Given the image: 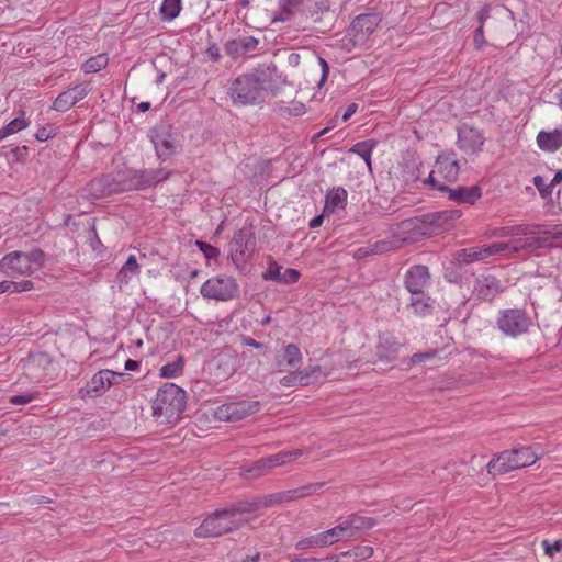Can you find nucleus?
Masks as SVG:
<instances>
[{
	"mask_svg": "<svg viewBox=\"0 0 562 562\" xmlns=\"http://www.w3.org/2000/svg\"><path fill=\"white\" fill-rule=\"evenodd\" d=\"M325 547H328V541H326L324 532L308 536L306 538L299 540L295 543V549L300 550V551L312 549V548H325Z\"/></svg>",
	"mask_w": 562,
	"mask_h": 562,
	"instance_id": "32",
	"label": "nucleus"
},
{
	"mask_svg": "<svg viewBox=\"0 0 562 562\" xmlns=\"http://www.w3.org/2000/svg\"><path fill=\"white\" fill-rule=\"evenodd\" d=\"M460 171L459 161L456 154L452 151H445L438 155L435 166L428 176L439 173L442 176H457Z\"/></svg>",
	"mask_w": 562,
	"mask_h": 562,
	"instance_id": "22",
	"label": "nucleus"
},
{
	"mask_svg": "<svg viewBox=\"0 0 562 562\" xmlns=\"http://www.w3.org/2000/svg\"><path fill=\"white\" fill-rule=\"evenodd\" d=\"M358 109V105L356 103H351L348 105L347 110L345 111V113L342 114V121H348L351 115H353L356 113Z\"/></svg>",
	"mask_w": 562,
	"mask_h": 562,
	"instance_id": "56",
	"label": "nucleus"
},
{
	"mask_svg": "<svg viewBox=\"0 0 562 562\" xmlns=\"http://www.w3.org/2000/svg\"><path fill=\"white\" fill-rule=\"evenodd\" d=\"M281 111L289 115L300 116L306 112V108L302 102H292L289 106L281 108Z\"/></svg>",
	"mask_w": 562,
	"mask_h": 562,
	"instance_id": "44",
	"label": "nucleus"
},
{
	"mask_svg": "<svg viewBox=\"0 0 562 562\" xmlns=\"http://www.w3.org/2000/svg\"><path fill=\"white\" fill-rule=\"evenodd\" d=\"M283 360L289 367H296L302 361L300 348L294 344L286 345L284 347Z\"/></svg>",
	"mask_w": 562,
	"mask_h": 562,
	"instance_id": "40",
	"label": "nucleus"
},
{
	"mask_svg": "<svg viewBox=\"0 0 562 562\" xmlns=\"http://www.w3.org/2000/svg\"><path fill=\"white\" fill-rule=\"evenodd\" d=\"M33 396L30 394L13 395L10 397V403L13 405H24L33 401Z\"/></svg>",
	"mask_w": 562,
	"mask_h": 562,
	"instance_id": "49",
	"label": "nucleus"
},
{
	"mask_svg": "<svg viewBox=\"0 0 562 562\" xmlns=\"http://www.w3.org/2000/svg\"><path fill=\"white\" fill-rule=\"evenodd\" d=\"M259 561V554L257 553L256 555L251 557V558H248L246 560V562H258Z\"/></svg>",
	"mask_w": 562,
	"mask_h": 562,
	"instance_id": "64",
	"label": "nucleus"
},
{
	"mask_svg": "<svg viewBox=\"0 0 562 562\" xmlns=\"http://www.w3.org/2000/svg\"><path fill=\"white\" fill-rule=\"evenodd\" d=\"M537 146L544 153H555L562 147V125L553 130H541L536 137Z\"/></svg>",
	"mask_w": 562,
	"mask_h": 562,
	"instance_id": "21",
	"label": "nucleus"
},
{
	"mask_svg": "<svg viewBox=\"0 0 562 562\" xmlns=\"http://www.w3.org/2000/svg\"><path fill=\"white\" fill-rule=\"evenodd\" d=\"M91 91L89 83L77 85L57 95L53 109L58 112H66L77 102L86 98Z\"/></svg>",
	"mask_w": 562,
	"mask_h": 562,
	"instance_id": "19",
	"label": "nucleus"
},
{
	"mask_svg": "<svg viewBox=\"0 0 562 562\" xmlns=\"http://www.w3.org/2000/svg\"><path fill=\"white\" fill-rule=\"evenodd\" d=\"M484 44H485L484 31H483L482 25H480L475 31L474 45H475V48L481 49Z\"/></svg>",
	"mask_w": 562,
	"mask_h": 562,
	"instance_id": "52",
	"label": "nucleus"
},
{
	"mask_svg": "<svg viewBox=\"0 0 562 562\" xmlns=\"http://www.w3.org/2000/svg\"><path fill=\"white\" fill-rule=\"evenodd\" d=\"M302 376L297 371L291 372L280 380V384L286 387L302 386Z\"/></svg>",
	"mask_w": 562,
	"mask_h": 562,
	"instance_id": "43",
	"label": "nucleus"
},
{
	"mask_svg": "<svg viewBox=\"0 0 562 562\" xmlns=\"http://www.w3.org/2000/svg\"><path fill=\"white\" fill-rule=\"evenodd\" d=\"M317 59H318V64H319V66L322 68V76H321V79H319V82H318V87H322L324 85V82L326 81L327 77H328L329 66H328L327 61L323 57L318 56Z\"/></svg>",
	"mask_w": 562,
	"mask_h": 562,
	"instance_id": "48",
	"label": "nucleus"
},
{
	"mask_svg": "<svg viewBox=\"0 0 562 562\" xmlns=\"http://www.w3.org/2000/svg\"><path fill=\"white\" fill-rule=\"evenodd\" d=\"M323 486L322 483L308 484L296 490L280 493L277 497L280 502L293 501L296 498L308 496Z\"/></svg>",
	"mask_w": 562,
	"mask_h": 562,
	"instance_id": "31",
	"label": "nucleus"
},
{
	"mask_svg": "<svg viewBox=\"0 0 562 562\" xmlns=\"http://www.w3.org/2000/svg\"><path fill=\"white\" fill-rule=\"evenodd\" d=\"M263 90V82L257 75L246 74L232 82L228 94L235 105L246 106L259 103Z\"/></svg>",
	"mask_w": 562,
	"mask_h": 562,
	"instance_id": "7",
	"label": "nucleus"
},
{
	"mask_svg": "<svg viewBox=\"0 0 562 562\" xmlns=\"http://www.w3.org/2000/svg\"><path fill=\"white\" fill-rule=\"evenodd\" d=\"M183 371V359L178 357L175 361L168 362L160 368V376L165 379H173L179 376Z\"/></svg>",
	"mask_w": 562,
	"mask_h": 562,
	"instance_id": "39",
	"label": "nucleus"
},
{
	"mask_svg": "<svg viewBox=\"0 0 562 562\" xmlns=\"http://www.w3.org/2000/svg\"><path fill=\"white\" fill-rule=\"evenodd\" d=\"M2 293H16V285L14 281L0 282V294Z\"/></svg>",
	"mask_w": 562,
	"mask_h": 562,
	"instance_id": "53",
	"label": "nucleus"
},
{
	"mask_svg": "<svg viewBox=\"0 0 562 562\" xmlns=\"http://www.w3.org/2000/svg\"><path fill=\"white\" fill-rule=\"evenodd\" d=\"M430 233L426 228V222L423 217L408 218L395 225L391 229L389 238L374 243L371 251L374 254H383L401 248L405 243L414 240L419 235Z\"/></svg>",
	"mask_w": 562,
	"mask_h": 562,
	"instance_id": "4",
	"label": "nucleus"
},
{
	"mask_svg": "<svg viewBox=\"0 0 562 562\" xmlns=\"http://www.w3.org/2000/svg\"><path fill=\"white\" fill-rule=\"evenodd\" d=\"M324 215H325V214L323 213V214H321V215H317V216L313 217V218L310 221L308 226H310L311 228H317V227H319V226L323 224Z\"/></svg>",
	"mask_w": 562,
	"mask_h": 562,
	"instance_id": "57",
	"label": "nucleus"
},
{
	"mask_svg": "<svg viewBox=\"0 0 562 562\" xmlns=\"http://www.w3.org/2000/svg\"><path fill=\"white\" fill-rule=\"evenodd\" d=\"M429 281V271L426 266L416 265L411 267L405 274V286L411 294L424 292Z\"/></svg>",
	"mask_w": 562,
	"mask_h": 562,
	"instance_id": "20",
	"label": "nucleus"
},
{
	"mask_svg": "<svg viewBox=\"0 0 562 562\" xmlns=\"http://www.w3.org/2000/svg\"><path fill=\"white\" fill-rule=\"evenodd\" d=\"M150 109V103L149 102H140L138 104V110L142 111V112H146Z\"/></svg>",
	"mask_w": 562,
	"mask_h": 562,
	"instance_id": "63",
	"label": "nucleus"
},
{
	"mask_svg": "<svg viewBox=\"0 0 562 562\" xmlns=\"http://www.w3.org/2000/svg\"><path fill=\"white\" fill-rule=\"evenodd\" d=\"M139 265L137 263L136 257L131 255L122 269L119 271L117 278L120 282L127 283L131 276H137L139 273Z\"/></svg>",
	"mask_w": 562,
	"mask_h": 562,
	"instance_id": "37",
	"label": "nucleus"
},
{
	"mask_svg": "<svg viewBox=\"0 0 562 562\" xmlns=\"http://www.w3.org/2000/svg\"><path fill=\"white\" fill-rule=\"evenodd\" d=\"M357 554L363 559L370 558L373 554V549L371 547H361L358 549Z\"/></svg>",
	"mask_w": 562,
	"mask_h": 562,
	"instance_id": "58",
	"label": "nucleus"
},
{
	"mask_svg": "<svg viewBox=\"0 0 562 562\" xmlns=\"http://www.w3.org/2000/svg\"><path fill=\"white\" fill-rule=\"evenodd\" d=\"M44 263V254L40 249L12 251L0 260V270L10 276H29L38 271Z\"/></svg>",
	"mask_w": 562,
	"mask_h": 562,
	"instance_id": "6",
	"label": "nucleus"
},
{
	"mask_svg": "<svg viewBox=\"0 0 562 562\" xmlns=\"http://www.w3.org/2000/svg\"><path fill=\"white\" fill-rule=\"evenodd\" d=\"M239 283L232 277L218 274L207 279L201 286V295L207 300L227 302L239 295Z\"/></svg>",
	"mask_w": 562,
	"mask_h": 562,
	"instance_id": "8",
	"label": "nucleus"
},
{
	"mask_svg": "<svg viewBox=\"0 0 562 562\" xmlns=\"http://www.w3.org/2000/svg\"><path fill=\"white\" fill-rule=\"evenodd\" d=\"M435 357V352H423V353H415L412 358H411V362L412 363H418V362H422L426 359H430V358H434Z\"/></svg>",
	"mask_w": 562,
	"mask_h": 562,
	"instance_id": "54",
	"label": "nucleus"
},
{
	"mask_svg": "<svg viewBox=\"0 0 562 562\" xmlns=\"http://www.w3.org/2000/svg\"><path fill=\"white\" fill-rule=\"evenodd\" d=\"M400 344L390 335L380 336L378 353L381 359L391 360L397 353Z\"/></svg>",
	"mask_w": 562,
	"mask_h": 562,
	"instance_id": "29",
	"label": "nucleus"
},
{
	"mask_svg": "<svg viewBox=\"0 0 562 562\" xmlns=\"http://www.w3.org/2000/svg\"><path fill=\"white\" fill-rule=\"evenodd\" d=\"M301 373L302 379V386H307L310 384L316 383L321 381L322 379L329 375V371L327 369H323L321 366H312L307 367L303 370L297 371Z\"/></svg>",
	"mask_w": 562,
	"mask_h": 562,
	"instance_id": "30",
	"label": "nucleus"
},
{
	"mask_svg": "<svg viewBox=\"0 0 562 562\" xmlns=\"http://www.w3.org/2000/svg\"><path fill=\"white\" fill-rule=\"evenodd\" d=\"M474 291L480 299L492 300L497 293L502 291V285L496 278L484 277L476 280Z\"/></svg>",
	"mask_w": 562,
	"mask_h": 562,
	"instance_id": "24",
	"label": "nucleus"
},
{
	"mask_svg": "<svg viewBox=\"0 0 562 562\" xmlns=\"http://www.w3.org/2000/svg\"><path fill=\"white\" fill-rule=\"evenodd\" d=\"M488 18V7H484L479 13H477V19H479V22H480V25H484V22L486 21V19Z\"/></svg>",
	"mask_w": 562,
	"mask_h": 562,
	"instance_id": "60",
	"label": "nucleus"
},
{
	"mask_svg": "<svg viewBox=\"0 0 562 562\" xmlns=\"http://www.w3.org/2000/svg\"><path fill=\"white\" fill-rule=\"evenodd\" d=\"M256 249V238L252 228L245 226L235 233L228 243V252L233 265L243 269Z\"/></svg>",
	"mask_w": 562,
	"mask_h": 562,
	"instance_id": "9",
	"label": "nucleus"
},
{
	"mask_svg": "<svg viewBox=\"0 0 562 562\" xmlns=\"http://www.w3.org/2000/svg\"><path fill=\"white\" fill-rule=\"evenodd\" d=\"M542 547L546 554L553 557L554 553L562 551V541L558 540L553 543H550L548 540H543Z\"/></svg>",
	"mask_w": 562,
	"mask_h": 562,
	"instance_id": "45",
	"label": "nucleus"
},
{
	"mask_svg": "<svg viewBox=\"0 0 562 562\" xmlns=\"http://www.w3.org/2000/svg\"><path fill=\"white\" fill-rule=\"evenodd\" d=\"M375 146H376V142L375 140L368 139V140H363V142H359V143L355 144L349 149V151L352 153V154L359 155L364 160L367 166L370 168V165H371V154H372V150L375 148Z\"/></svg>",
	"mask_w": 562,
	"mask_h": 562,
	"instance_id": "33",
	"label": "nucleus"
},
{
	"mask_svg": "<svg viewBox=\"0 0 562 562\" xmlns=\"http://www.w3.org/2000/svg\"><path fill=\"white\" fill-rule=\"evenodd\" d=\"M150 139L157 156L162 160L170 158L178 148L177 136L168 125L155 126L150 131Z\"/></svg>",
	"mask_w": 562,
	"mask_h": 562,
	"instance_id": "15",
	"label": "nucleus"
},
{
	"mask_svg": "<svg viewBox=\"0 0 562 562\" xmlns=\"http://www.w3.org/2000/svg\"><path fill=\"white\" fill-rule=\"evenodd\" d=\"M254 503H243L237 506L216 510L206 517L195 529V536L199 538L220 537L224 533L239 529L246 525L249 519L246 516L255 509Z\"/></svg>",
	"mask_w": 562,
	"mask_h": 562,
	"instance_id": "1",
	"label": "nucleus"
},
{
	"mask_svg": "<svg viewBox=\"0 0 562 562\" xmlns=\"http://www.w3.org/2000/svg\"><path fill=\"white\" fill-rule=\"evenodd\" d=\"M496 236H527V235H547L553 240L562 239V225H536L519 224L502 227L495 231Z\"/></svg>",
	"mask_w": 562,
	"mask_h": 562,
	"instance_id": "14",
	"label": "nucleus"
},
{
	"mask_svg": "<svg viewBox=\"0 0 562 562\" xmlns=\"http://www.w3.org/2000/svg\"><path fill=\"white\" fill-rule=\"evenodd\" d=\"M290 562H319V560L315 558H295L291 560Z\"/></svg>",
	"mask_w": 562,
	"mask_h": 562,
	"instance_id": "62",
	"label": "nucleus"
},
{
	"mask_svg": "<svg viewBox=\"0 0 562 562\" xmlns=\"http://www.w3.org/2000/svg\"><path fill=\"white\" fill-rule=\"evenodd\" d=\"M485 137L475 127L462 124L458 128V146L465 154H475L482 149Z\"/></svg>",
	"mask_w": 562,
	"mask_h": 562,
	"instance_id": "18",
	"label": "nucleus"
},
{
	"mask_svg": "<svg viewBox=\"0 0 562 562\" xmlns=\"http://www.w3.org/2000/svg\"><path fill=\"white\" fill-rule=\"evenodd\" d=\"M16 285V293L19 292H26L33 289V282L30 280H23L20 282H15Z\"/></svg>",
	"mask_w": 562,
	"mask_h": 562,
	"instance_id": "55",
	"label": "nucleus"
},
{
	"mask_svg": "<svg viewBox=\"0 0 562 562\" xmlns=\"http://www.w3.org/2000/svg\"><path fill=\"white\" fill-rule=\"evenodd\" d=\"M260 409L258 401H240L225 403L216 407L214 416L220 422L235 423L255 415Z\"/></svg>",
	"mask_w": 562,
	"mask_h": 562,
	"instance_id": "12",
	"label": "nucleus"
},
{
	"mask_svg": "<svg viewBox=\"0 0 562 562\" xmlns=\"http://www.w3.org/2000/svg\"><path fill=\"white\" fill-rule=\"evenodd\" d=\"M49 360L47 358L46 355H43V353H40V355H36V356H32L29 360H27V368L31 369V367L35 366V364H42V363H48Z\"/></svg>",
	"mask_w": 562,
	"mask_h": 562,
	"instance_id": "50",
	"label": "nucleus"
},
{
	"mask_svg": "<svg viewBox=\"0 0 562 562\" xmlns=\"http://www.w3.org/2000/svg\"><path fill=\"white\" fill-rule=\"evenodd\" d=\"M561 180L562 178H533V184L543 199H551L552 190Z\"/></svg>",
	"mask_w": 562,
	"mask_h": 562,
	"instance_id": "36",
	"label": "nucleus"
},
{
	"mask_svg": "<svg viewBox=\"0 0 562 562\" xmlns=\"http://www.w3.org/2000/svg\"><path fill=\"white\" fill-rule=\"evenodd\" d=\"M539 239L531 237L516 239L510 243H493L491 245L474 246L458 250L453 258L459 263H472L484 260L498 254L517 252L526 248H538Z\"/></svg>",
	"mask_w": 562,
	"mask_h": 562,
	"instance_id": "3",
	"label": "nucleus"
},
{
	"mask_svg": "<svg viewBox=\"0 0 562 562\" xmlns=\"http://www.w3.org/2000/svg\"><path fill=\"white\" fill-rule=\"evenodd\" d=\"M347 191L344 188H334L326 194L324 214H333L344 210L347 205Z\"/></svg>",
	"mask_w": 562,
	"mask_h": 562,
	"instance_id": "23",
	"label": "nucleus"
},
{
	"mask_svg": "<svg viewBox=\"0 0 562 562\" xmlns=\"http://www.w3.org/2000/svg\"><path fill=\"white\" fill-rule=\"evenodd\" d=\"M538 454L531 447L506 450L494 457L486 465L492 475L504 474L536 463Z\"/></svg>",
	"mask_w": 562,
	"mask_h": 562,
	"instance_id": "5",
	"label": "nucleus"
},
{
	"mask_svg": "<svg viewBox=\"0 0 562 562\" xmlns=\"http://www.w3.org/2000/svg\"><path fill=\"white\" fill-rule=\"evenodd\" d=\"M282 278V269L278 266H271L265 273L263 279L265 280H272V281H279L281 282Z\"/></svg>",
	"mask_w": 562,
	"mask_h": 562,
	"instance_id": "46",
	"label": "nucleus"
},
{
	"mask_svg": "<svg viewBox=\"0 0 562 562\" xmlns=\"http://www.w3.org/2000/svg\"><path fill=\"white\" fill-rule=\"evenodd\" d=\"M496 323L504 335L516 338L528 331L531 319L524 310L508 308L499 312Z\"/></svg>",
	"mask_w": 562,
	"mask_h": 562,
	"instance_id": "10",
	"label": "nucleus"
},
{
	"mask_svg": "<svg viewBox=\"0 0 562 562\" xmlns=\"http://www.w3.org/2000/svg\"><path fill=\"white\" fill-rule=\"evenodd\" d=\"M411 307L417 315L425 316L431 311L430 297L425 295L424 292L412 294Z\"/></svg>",
	"mask_w": 562,
	"mask_h": 562,
	"instance_id": "34",
	"label": "nucleus"
},
{
	"mask_svg": "<svg viewBox=\"0 0 562 562\" xmlns=\"http://www.w3.org/2000/svg\"><path fill=\"white\" fill-rule=\"evenodd\" d=\"M380 23V18L374 13L358 15L351 23L348 35L355 45L361 46L366 44L373 34Z\"/></svg>",
	"mask_w": 562,
	"mask_h": 562,
	"instance_id": "16",
	"label": "nucleus"
},
{
	"mask_svg": "<svg viewBox=\"0 0 562 562\" xmlns=\"http://www.w3.org/2000/svg\"><path fill=\"white\" fill-rule=\"evenodd\" d=\"M243 342L246 346H250V347H255V348H261L262 347V344L256 341L255 339H252L250 337H244L243 338Z\"/></svg>",
	"mask_w": 562,
	"mask_h": 562,
	"instance_id": "61",
	"label": "nucleus"
},
{
	"mask_svg": "<svg viewBox=\"0 0 562 562\" xmlns=\"http://www.w3.org/2000/svg\"><path fill=\"white\" fill-rule=\"evenodd\" d=\"M195 245L198 246V248L201 250V252L204 255V257L206 259H216L220 255V250L216 247H214L205 241L196 240Z\"/></svg>",
	"mask_w": 562,
	"mask_h": 562,
	"instance_id": "42",
	"label": "nucleus"
},
{
	"mask_svg": "<svg viewBox=\"0 0 562 562\" xmlns=\"http://www.w3.org/2000/svg\"><path fill=\"white\" fill-rule=\"evenodd\" d=\"M181 11V0H164L160 5V16L162 21L170 22L176 19Z\"/></svg>",
	"mask_w": 562,
	"mask_h": 562,
	"instance_id": "35",
	"label": "nucleus"
},
{
	"mask_svg": "<svg viewBox=\"0 0 562 562\" xmlns=\"http://www.w3.org/2000/svg\"><path fill=\"white\" fill-rule=\"evenodd\" d=\"M259 40L254 36H245L226 44V50L231 54H247L257 48Z\"/></svg>",
	"mask_w": 562,
	"mask_h": 562,
	"instance_id": "26",
	"label": "nucleus"
},
{
	"mask_svg": "<svg viewBox=\"0 0 562 562\" xmlns=\"http://www.w3.org/2000/svg\"><path fill=\"white\" fill-rule=\"evenodd\" d=\"M122 381L130 380V375L121 372H115L109 369L98 371L92 375L87 385L79 390L81 398L98 397L106 393L110 387Z\"/></svg>",
	"mask_w": 562,
	"mask_h": 562,
	"instance_id": "11",
	"label": "nucleus"
},
{
	"mask_svg": "<svg viewBox=\"0 0 562 562\" xmlns=\"http://www.w3.org/2000/svg\"><path fill=\"white\" fill-rule=\"evenodd\" d=\"M462 215L459 210H445L440 212L430 213L424 216L427 225L435 228H445L448 223L460 218Z\"/></svg>",
	"mask_w": 562,
	"mask_h": 562,
	"instance_id": "25",
	"label": "nucleus"
},
{
	"mask_svg": "<svg viewBox=\"0 0 562 562\" xmlns=\"http://www.w3.org/2000/svg\"><path fill=\"white\" fill-rule=\"evenodd\" d=\"M425 186L431 188H438V190L448 192L449 199L460 202V203H470L473 204L481 198V189L476 186L473 187H458L456 189H449L443 186H440L437 181V178H420Z\"/></svg>",
	"mask_w": 562,
	"mask_h": 562,
	"instance_id": "17",
	"label": "nucleus"
},
{
	"mask_svg": "<svg viewBox=\"0 0 562 562\" xmlns=\"http://www.w3.org/2000/svg\"><path fill=\"white\" fill-rule=\"evenodd\" d=\"M53 132H52V128H48V127H41L37 130L36 134H35V138L38 140V142H45L47 140L48 138H50L53 136Z\"/></svg>",
	"mask_w": 562,
	"mask_h": 562,
	"instance_id": "51",
	"label": "nucleus"
},
{
	"mask_svg": "<svg viewBox=\"0 0 562 562\" xmlns=\"http://www.w3.org/2000/svg\"><path fill=\"white\" fill-rule=\"evenodd\" d=\"M323 532L326 538V541H328V546H331L338 541L352 539V536L350 533L349 526H348V522L346 519L342 520L341 522H339L338 525H336L335 527H333L328 530H325Z\"/></svg>",
	"mask_w": 562,
	"mask_h": 562,
	"instance_id": "28",
	"label": "nucleus"
},
{
	"mask_svg": "<svg viewBox=\"0 0 562 562\" xmlns=\"http://www.w3.org/2000/svg\"><path fill=\"white\" fill-rule=\"evenodd\" d=\"M186 405V391L175 383H165L153 400V416L160 425L176 424L180 420Z\"/></svg>",
	"mask_w": 562,
	"mask_h": 562,
	"instance_id": "2",
	"label": "nucleus"
},
{
	"mask_svg": "<svg viewBox=\"0 0 562 562\" xmlns=\"http://www.w3.org/2000/svg\"><path fill=\"white\" fill-rule=\"evenodd\" d=\"M301 454L302 451L296 449L291 451L279 452L267 458H261L260 460L256 461L252 465L243 467L241 475L246 479L258 477L272 468L285 464L291 460L297 459Z\"/></svg>",
	"mask_w": 562,
	"mask_h": 562,
	"instance_id": "13",
	"label": "nucleus"
},
{
	"mask_svg": "<svg viewBox=\"0 0 562 562\" xmlns=\"http://www.w3.org/2000/svg\"><path fill=\"white\" fill-rule=\"evenodd\" d=\"M109 58L105 54H99L89 58L83 65L82 70L86 74H93L102 70L108 66Z\"/></svg>",
	"mask_w": 562,
	"mask_h": 562,
	"instance_id": "38",
	"label": "nucleus"
},
{
	"mask_svg": "<svg viewBox=\"0 0 562 562\" xmlns=\"http://www.w3.org/2000/svg\"><path fill=\"white\" fill-rule=\"evenodd\" d=\"M27 125H29V121L22 115V116L15 117L11 122H9L4 126V128L8 133V135L10 136L12 134H15V133L24 130L25 127H27Z\"/></svg>",
	"mask_w": 562,
	"mask_h": 562,
	"instance_id": "41",
	"label": "nucleus"
},
{
	"mask_svg": "<svg viewBox=\"0 0 562 562\" xmlns=\"http://www.w3.org/2000/svg\"><path fill=\"white\" fill-rule=\"evenodd\" d=\"M124 368L126 371H135L139 368V362L136 360L128 359L125 361Z\"/></svg>",
	"mask_w": 562,
	"mask_h": 562,
	"instance_id": "59",
	"label": "nucleus"
},
{
	"mask_svg": "<svg viewBox=\"0 0 562 562\" xmlns=\"http://www.w3.org/2000/svg\"><path fill=\"white\" fill-rule=\"evenodd\" d=\"M300 272L295 269H285L282 271L281 282L283 283H294L299 280Z\"/></svg>",
	"mask_w": 562,
	"mask_h": 562,
	"instance_id": "47",
	"label": "nucleus"
},
{
	"mask_svg": "<svg viewBox=\"0 0 562 562\" xmlns=\"http://www.w3.org/2000/svg\"><path fill=\"white\" fill-rule=\"evenodd\" d=\"M346 520L352 539L358 537L360 532L373 528L375 525V521L372 518L357 514L350 515Z\"/></svg>",
	"mask_w": 562,
	"mask_h": 562,
	"instance_id": "27",
	"label": "nucleus"
}]
</instances>
